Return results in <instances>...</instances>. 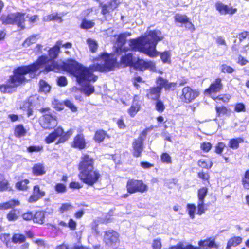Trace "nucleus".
<instances>
[{
    "label": "nucleus",
    "instance_id": "1",
    "mask_svg": "<svg viewBox=\"0 0 249 249\" xmlns=\"http://www.w3.org/2000/svg\"><path fill=\"white\" fill-rule=\"evenodd\" d=\"M103 63H96L84 67L75 60L71 59L64 65L65 69L76 78L77 83L81 86L82 90L89 96L94 91V87L89 82H94L97 76L93 74V71L104 72L110 71L117 66L116 58L107 53L101 55Z\"/></svg>",
    "mask_w": 249,
    "mask_h": 249
},
{
    "label": "nucleus",
    "instance_id": "2",
    "mask_svg": "<svg viewBox=\"0 0 249 249\" xmlns=\"http://www.w3.org/2000/svg\"><path fill=\"white\" fill-rule=\"evenodd\" d=\"M161 32L158 30H150L136 38L129 40V46L132 50L138 51L150 57H155L159 53L156 50L159 41L163 39Z\"/></svg>",
    "mask_w": 249,
    "mask_h": 249
},
{
    "label": "nucleus",
    "instance_id": "3",
    "mask_svg": "<svg viewBox=\"0 0 249 249\" xmlns=\"http://www.w3.org/2000/svg\"><path fill=\"white\" fill-rule=\"evenodd\" d=\"M94 159L87 154H83L78 166L80 179L89 186H93L96 183L100 174L94 167Z\"/></svg>",
    "mask_w": 249,
    "mask_h": 249
},
{
    "label": "nucleus",
    "instance_id": "4",
    "mask_svg": "<svg viewBox=\"0 0 249 249\" xmlns=\"http://www.w3.org/2000/svg\"><path fill=\"white\" fill-rule=\"evenodd\" d=\"M61 45L62 41H58L54 46L50 49L49 55L51 60L47 56L42 55L36 62L32 63V73L38 69L44 67V70L47 72L51 71H57L59 70L58 66L54 60L57 57Z\"/></svg>",
    "mask_w": 249,
    "mask_h": 249
},
{
    "label": "nucleus",
    "instance_id": "5",
    "mask_svg": "<svg viewBox=\"0 0 249 249\" xmlns=\"http://www.w3.org/2000/svg\"><path fill=\"white\" fill-rule=\"evenodd\" d=\"M31 71V65L18 67L14 71V75L10 77L8 83L0 85V90L3 93H12L15 88L26 80L25 75Z\"/></svg>",
    "mask_w": 249,
    "mask_h": 249
},
{
    "label": "nucleus",
    "instance_id": "6",
    "mask_svg": "<svg viewBox=\"0 0 249 249\" xmlns=\"http://www.w3.org/2000/svg\"><path fill=\"white\" fill-rule=\"evenodd\" d=\"M127 192L130 194L136 192L144 193L147 191L148 186L141 180L129 179L126 184Z\"/></svg>",
    "mask_w": 249,
    "mask_h": 249
},
{
    "label": "nucleus",
    "instance_id": "7",
    "mask_svg": "<svg viewBox=\"0 0 249 249\" xmlns=\"http://www.w3.org/2000/svg\"><path fill=\"white\" fill-rule=\"evenodd\" d=\"M41 126L44 129H52L57 124L56 118L55 116L50 114H46L39 119Z\"/></svg>",
    "mask_w": 249,
    "mask_h": 249
},
{
    "label": "nucleus",
    "instance_id": "8",
    "mask_svg": "<svg viewBox=\"0 0 249 249\" xmlns=\"http://www.w3.org/2000/svg\"><path fill=\"white\" fill-rule=\"evenodd\" d=\"M198 95L197 92L193 90L189 87H185L182 89L180 99L183 102L189 103L194 100Z\"/></svg>",
    "mask_w": 249,
    "mask_h": 249
},
{
    "label": "nucleus",
    "instance_id": "9",
    "mask_svg": "<svg viewBox=\"0 0 249 249\" xmlns=\"http://www.w3.org/2000/svg\"><path fill=\"white\" fill-rule=\"evenodd\" d=\"M104 240L107 246H113L119 242V234L113 230H108L105 232Z\"/></svg>",
    "mask_w": 249,
    "mask_h": 249
},
{
    "label": "nucleus",
    "instance_id": "10",
    "mask_svg": "<svg viewBox=\"0 0 249 249\" xmlns=\"http://www.w3.org/2000/svg\"><path fill=\"white\" fill-rule=\"evenodd\" d=\"M120 3L119 0H111L106 4L100 3V7L102 8L101 13L103 15H106L113 11L116 8Z\"/></svg>",
    "mask_w": 249,
    "mask_h": 249
},
{
    "label": "nucleus",
    "instance_id": "11",
    "mask_svg": "<svg viewBox=\"0 0 249 249\" xmlns=\"http://www.w3.org/2000/svg\"><path fill=\"white\" fill-rule=\"evenodd\" d=\"M143 150V142L141 138H137L134 140L132 143V154L135 157H139L141 156Z\"/></svg>",
    "mask_w": 249,
    "mask_h": 249
},
{
    "label": "nucleus",
    "instance_id": "12",
    "mask_svg": "<svg viewBox=\"0 0 249 249\" xmlns=\"http://www.w3.org/2000/svg\"><path fill=\"white\" fill-rule=\"evenodd\" d=\"M223 89V84L220 78H217L212 83L209 88L205 90V93L211 94L212 93L219 92Z\"/></svg>",
    "mask_w": 249,
    "mask_h": 249
},
{
    "label": "nucleus",
    "instance_id": "13",
    "mask_svg": "<svg viewBox=\"0 0 249 249\" xmlns=\"http://www.w3.org/2000/svg\"><path fill=\"white\" fill-rule=\"evenodd\" d=\"M198 249H211L212 248H217L215 239L211 237L205 240H201L198 242Z\"/></svg>",
    "mask_w": 249,
    "mask_h": 249
},
{
    "label": "nucleus",
    "instance_id": "14",
    "mask_svg": "<svg viewBox=\"0 0 249 249\" xmlns=\"http://www.w3.org/2000/svg\"><path fill=\"white\" fill-rule=\"evenodd\" d=\"M215 7L216 10L222 15H226L228 14L233 15L237 11L236 9L229 7L228 6L220 2H218L215 4Z\"/></svg>",
    "mask_w": 249,
    "mask_h": 249
},
{
    "label": "nucleus",
    "instance_id": "15",
    "mask_svg": "<svg viewBox=\"0 0 249 249\" xmlns=\"http://www.w3.org/2000/svg\"><path fill=\"white\" fill-rule=\"evenodd\" d=\"M161 91L160 89L153 87L146 90V97L152 100H157L160 96Z\"/></svg>",
    "mask_w": 249,
    "mask_h": 249
},
{
    "label": "nucleus",
    "instance_id": "16",
    "mask_svg": "<svg viewBox=\"0 0 249 249\" xmlns=\"http://www.w3.org/2000/svg\"><path fill=\"white\" fill-rule=\"evenodd\" d=\"M63 133V129L61 127H58L46 138L45 141L47 143H52L53 142L57 137L61 136Z\"/></svg>",
    "mask_w": 249,
    "mask_h": 249
},
{
    "label": "nucleus",
    "instance_id": "17",
    "mask_svg": "<svg viewBox=\"0 0 249 249\" xmlns=\"http://www.w3.org/2000/svg\"><path fill=\"white\" fill-rule=\"evenodd\" d=\"M45 195V192L40 189L38 185L34 187L32 192V202H36L42 198Z\"/></svg>",
    "mask_w": 249,
    "mask_h": 249
},
{
    "label": "nucleus",
    "instance_id": "18",
    "mask_svg": "<svg viewBox=\"0 0 249 249\" xmlns=\"http://www.w3.org/2000/svg\"><path fill=\"white\" fill-rule=\"evenodd\" d=\"M152 62L145 61L142 59L138 58L136 61H134L133 66L140 70L146 69L152 66Z\"/></svg>",
    "mask_w": 249,
    "mask_h": 249
},
{
    "label": "nucleus",
    "instance_id": "19",
    "mask_svg": "<svg viewBox=\"0 0 249 249\" xmlns=\"http://www.w3.org/2000/svg\"><path fill=\"white\" fill-rule=\"evenodd\" d=\"M15 18H14V24H16L18 27L21 29H24L25 28V14H21L20 13H14Z\"/></svg>",
    "mask_w": 249,
    "mask_h": 249
},
{
    "label": "nucleus",
    "instance_id": "20",
    "mask_svg": "<svg viewBox=\"0 0 249 249\" xmlns=\"http://www.w3.org/2000/svg\"><path fill=\"white\" fill-rule=\"evenodd\" d=\"M32 173L35 176H42L46 173L45 168L42 163H36L32 167Z\"/></svg>",
    "mask_w": 249,
    "mask_h": 249
},
{
    "label": "nucleus",
    "instance_id": "21",
    "mask_svg": "<svg viewBox=\"0 0 249 249\" xmlns=\"http://www.w3.org/2000/svg\"><path fill=\"white\" fill-rule=\"evenodd\" d=\"M85 146L86 143L84 136L80 134L77 135L74 139L73 146L82 149L85 147Z\"/></svg>",
    "mask_w": 249,
    "mask_h": 249
},
{
    "label": "nucleus",
    "instance_id": "22",
    "mask_svg": "<svg viewBox=\"0 0 249 249\" xmlns=\"http://www.w3.org/2000/svg\"><path fill=\"white\" fill-rule=\"evenodd\" d=\"M15 16L14 13L8 15H3L0 18V20L4 24H14V18L16 17Z\"/></svg>",
    "mask_w": 249,
    "mask_h": 249
},
{
    "label": "nucleus",
    "instance_id": "23",
    "mask_svg": "<svg viewBox=\"0 0 249 249\" xmlns=\"http://www.w3.org/2000/svg\"><path fill=\"white\" fill-rule=\"evenodd\" d=\"M134 61L133 55L131 53H128L124 56H122L121 59V62L127 66H133Z\"/></svg>",
    "mask_w": 249,
    "mask_h": 249
},
{
    "label": "nucleus",
    "instance_id": "24",
    "mask_svg": "<svg viewBox=\"0 0 249 249\" xmlns=\"http://www.w3.org/2000/svg\"><path fill=\"white\" fill-rule=\"evenodd\" d=\"M242 242V238L240 237H234L229 239L227 243L226 249H231V247H236Z\"/></svg>",
    "mask_w": 249,
    "mask_h": 249
},
{
    "label": "nucleus",
    "instance_id": "25",
    "mask_svg": "<svg viewBox=\"0 0 249 249\" xmlns=\"http://www.w3.org/2000/svg\"><path fill=\"white\" fill-rule=\"evenodd\" d=\"M19 202L18 200H11L8 202L0 204V210H6L12 208L15 206L19 205Z\"/></svg>",
    "mask_w": 249,
    "mask_h": 249
},
{
    "label": "nucleus",
    "instance_id": "26",
    "mask_svg": "<svg viewBox=\"0 0 249 249\" xmlns=\"http://www.w3.org/2000/svg\"><path fill=\"white\" fill-rule=\"evenodd\" d=\"M44 219V214L42 211L36 212L35 214L34 217H32V220L34 223L38 224L43 223Z\"/></svg>",
    "mask_w": 249,
    "mask_h": 249
},
{
    "label": "nucleus",
    "instance_id": "27",
    "mask_svg": "<svg viewBox=\"0 0 249 249\" xmlns=\"http://www.w3.org/2000/svg\"><path fill=\"white\" fill-rule=\"evenodd\" d=\"M27 131L22 125L18 124L17 125L15 129V135L16 137H20L24 136Z\"/></svg>",
    "mask_w": 249,
    "mask_h": 249
},
{
    "label": "nucleus",
    "instance_id": "28",
    "mask_svg": "<svg viewBox=\"0 0 249 249\" xmlns=\"http://www.w3.org/2000/svg\"><path fill=\"white\" fill-rule=\"evenodd\" d=\"M107 135V133L105 131L99 130L95 132L94 139L96 142H100L104 141Z\"/></svg>",
    "mask_w": 249,
    "mask_h": 249
},
{
    "label": "nucleus",
    "instance_id": "29",
    "mask_svg": "<svg viewBox=\"0 0 249 249\" xmlns=\"http://www.w3.org/2000/svg\"><path fill=\"white\" fill-rule=\"evenodd\" d=\"M208 193V189L206 187H202L198 190L197 196L198 201H204V199Z\"/></svg>",
    "mask_w": 249,
    "mask_h": 249
},
{
    "label": "nucleus",
    "instance_id": "30",
    "mask_svg": "<svg viewBox=\"0 0 249 249\" xmlns=\"http://www.w3.org/2000/svg\"><path fill=\"white\" fill-rule=\"evenodd\" d=\"M95 25V23L92 21L83 19L82 21L80 27L82 29H89L92 28Z\"/></svg>",
    "mask_w": 249,
    "mask_h": 249
},
{
    "label": "nucleus",
    "instance_id": "31",
    "mask_svg": "<svg viewBox=\"0 0 249 249\" xmlns=\"http://www.w3.org/2000/svg\"><path fill=\"white\" fill-rule=\"evenodd\" d=\"M242 139H232L229 142V146L233 149H237L239 147V143L242 141Z\"/></svg>",
    "mask_w": 249,
    "mask_h": 249
},
{
    "label": "nucleus",
    "instance_id": "32",
    "mask_svg": "<svg viewBox=\"0 0 249 249\" xmlns=\"http://www.w3.org/2000/svg\"><path fill=\"white\" fill-rule=\"evenodd\" d=\"M51 87L43 80L39 81V90L41 91L47 93L49 92Z\"/></svg>",
    "mask_w": 249,
    "mask_h": 249
},
{
    "label": "nucleus",
    "instance_id": "33",
    "mask_svg": "<svg viewBox=\"0 0 249 249\" xmlns=\"http://www.w3.org/2000/svg\"><path fill=\"white\" fill-rule=\"evenodd\" d=\"M26 240L24 235L20 234H15L12 237V241L15 243H21Z\"/></svg>",
    "mask_w": 249,
    "mask_h": 249
},
{
    "label": "nucleus",
    "instance_id": "34",
    "mask_svg": "<svg viewBox=\"0 0 249 249\" xmlns=\"http://www.w3.org/2000/svg\"><path fill=\"white\" fill-rule=\"evenodd\" d=\"M167 80L163 79L162 77L159 76L157 80L156 84L157 86L156 88H158L160 89V90L161 91V90L163 88H165L166 85L167 84Z\"/></svg>",
    "mask_w": 249,
    "mask_h": 249
},
{
    "label": "nucleus",
    "instance_id": "35",
    "mask_svg": "<svg viewBox=\"0 0 249 249\" xmlns=\"http://www.w3.org/2000/svg\"><path fill=\"white\" fill-rule=\"evenodd\" d=\"M140 106L137 103H133L128 110V113L131 117H134L140 110Z\"/></svg>",
    "mask_w": 249,
    "mask_h": 249
},
{
    "label": "nucleus",
    "instance_id": "36",
    "mask_svg": "<svg viewBox=\"0 0 249 249\" xmlns=\"http://www.w3.org/2000/svg\"><path fill=\"white\" fill-rule=\"evenodd\" d=\"M188 18L186 15L177 14L175 16V21L182 24H184L188 21Z\"/></svg>",
    "mask_w": 249,
    "mask_h": 249
},
{
    "label": "nucleus",
    "instance_id": "37",
    "mask_svg": "<svg viewBox=\"0 0 249 249\" xmlns=\"http://www.w3.org/2000/svg\"><path fill=\"white\" fill-rule=\"evenodd\" d=\"M155 108L156 110L159 113L163 112L165 109V106L161 100L159 99L156 100Z\"/></svg>",
    "mask_w": 249,
    "mask_h": 249
},
{
    "label": "nucleus",
    "instance_id": "38",
    "mask_svg": "<svg viewBox=\"0 0 249 249\" xmlns=\"http://www.w3.org/2000/svg\"><path fill=\"white\" fill-rule=\"evenodd\" d=\"M198 165L203 168L210 169L212 167L213 163L209 160L201 159L198 161Z\"/></svg>",
    "mask_w": 249,
    "mask_h": 249
},
{
    "label": "nucleus",
    "instance_id": "39",
    "mask_svg": "<svg viewBox=\"0 0 249 249\" xmlns=\"http://www.w3.org/2000/svg\"><path fill=\"white\" fill-rule=\"evenodd\" d=\"M11 190V188L9 186L8 181L3 178V180L0 182V191H10Z\"/></svg>",
    "mask_w": 249,
    "mask_h": 249
},
{
    "label": "nucleus",
    "instance_id": "40",
    "mask_svg": "<svg viewBox=\"0 0 249 249\" xmlns=\"http://www.w3.org/2000/svg\"><path fill=\"white\" fill-rule=\"evenodd\" d=\"M215 110L217 116L219 117L221 115H226L228 112V109L225 106L216 107Z\"/></svg>",
    "mask_w": 249,
    "mask_h": 249
},
{
    "label": "nucleus",
    "instance_id": "41",
    "mask_svg": "<svg viewBox=\"0 0 249 249\" xmlns=\"http://www.w3.org/2000/svg\"><path fill=\"white\" fill-rule=\"evenodd\" d=\"M60 20L61 21L60 17L58 16L57 14H52L49 15L44 18V20L45 21H50L51 20Z\"/></svg>",
    "mask_w": 249,
    "mask_h": 249
},
{
    "label": "nucleus",
    "instance_id": "42",
    "mask_svg": "<svg viewBox=\"0 0 249 249\" xmlns=\"http://www.w3.org/2000/svg\"><path fill=\"white\" fill-rule=\"evenodd\" d=\"M29 183L28 179H25L22 181L18 182L16 184V187L20 190H25L27 188V184Z\"/></svg>",
    "mask_w": 249,
    "mask_h": 249
},
{
    "label": "nucleus",
    "instance_id": "43",
    "mask_svg": "<svg viewBox=\"0 0 249 249\" xmlns=\"http://www.w3.org/2000/svg\"><path fill=\"white\" fill-rule=\"evenodd\" d=\"M187 208L190 217L192 219H194L195 217V212L196 210V207L195 205L193 204H187Z\"/></svg>",
    "mask_w": 249,
    "mask_h": 249
},
{
    "label": "nucleus",
    "instance_id": "44",
    "mask_svg": "<svg viewBox=\"0 0 249 249\" xmlns=\"http://www.w3.org/2000/svg\"><path fill=\"white\" fill-rule=\"evenodd\" d=\"M87 43L92 52H95L97 49V43L96 42L91 39L89 38L87 40Z\"/></svg>",
    "mask_w": 249,
    "mask_h": 249
},
{
    "label": "nucleus",
    "instance_id": "45",
    "mask_svg": "<svg viewBox=\"0 0 249 249\" xmlns=\"http://www.w3.org/2000/svg\"><path fill=\"white\" fill-rule=\"evenodd\" d=\"M31 106V102L29 101L27 102H24L21 108L23 110L27 111V114L29 116L31 114V109L30 107Z\"/></svg>",
    "mask_w": 249,
    "mask_h": 249
},
{
    "label": "nucleus",
    "instance_id": "46",
    "mask_svg": "<svg viewBox=\"0 0 249 249\" xmlns=\"http://www.w3.org/2000/svg\"><path fill=\"white\" fill-rule=\"evenodd\" d=\"M55 190L58 193H64L66 190V186L62 183H57L55 186Z\"/></svg>",
    "mask_w": 249,
    "mask_h": 249
},
{
    "label": "nucleus",
    "instance_id": "47",
    "mask_svg": "<svg viewBox=\"0 0 249 249\" xmlns=\"http://www.w3.org/2000/svg\"><path fill=\"white\" fill-rule=\"evenodd\" d=\"M242 181L244 187L245 189H249V170L246 172L244 178H243Z\"/></svg>",
    "mask_w": 249,
    "mask_h": 249
},
{
    "label": "nucleus",
    "instance_id": "48",
    "mask_svg": "<svg viewBox=\"0 0 249 249\" xmlns=\"http://www.w3.org/2000/svg\"><path fill=\"white\" fill-rule=\"evenodd\" d=\"M126 40V36L125 34H121L119 35L117 38L118 45L120 47L125 44Z\"/></svg>",
    "mask_w": 249,
    "mask_h": 249
},
{
    "label": "nucleus",
    "instance_id": "49",
    "mask_svg": "<svg viewBox=\"0 0 249 249\" xmlns=\"http://www.w3.org/2000/svg\"><path fill=\"white\" fill-rule=\"evenodd\" d=\"M73 207L70 203L62 204L59 208V212L61 213H63L65 212L71 210Z\"/></svg>",
    "mask_w": 249,
    "mask_h": 249
},
{
    "label": "nucleus",
    "instance_id": "50",
    "mask_svg": "<svg viewBox=\"0 0 249 249\" xmlns=\"http://www.w3.org/2000/svg\"><path fill=\"white\" fill-rule=\"evenodd\" d=\"M204 201H198L197 204V214L201 215L205 212L206 209L205 208Z\"/></svg>",
    "mask_w": 249,
    "mask_h": 249
},
{
    "label": "nucleus",
    "instance_id": "51",
    "mask_svg": "<svg viewBox=\"0 0 249 249\" xmlns=\"http://www.w3.org/2000/svg\"><path fill=\"white\" fill-rule=\"evenodd\" d=\"M160 58L163 63L170 61V54L169 52L165 51L160 53Z\"/></svg>",
    "mask_w": 249,
    "mask_h": 249
},
{
    "label": "nucleus",
    "instance_id": "52",
    "mask_svg": "<svg viewBox=\"0 0 249 249\" xmlns=\"http://www.w3.org/2000/svg\"><path fill=\"white\" fill-rule=\"evenodd\" d=\"M57 85L60 87H65L67 85V79L65 76H60L57 79Z\"/></svg>",
    "mask_w": 249,
    "mask_h": 249
},
{
    "label": "nucleus",
    "instance_id": "53",
    "mask_svg": "<svg viewBox=\"0 0 249 249\" xmlns=\"http://www.w3.org/2000/svg\"><path fill=\"white\" fill-rule=\"evenodd\" d=\"M161 160L164 163L167 164L171 163V157L167 153H164L161 155Z\"/></svg>",
    "mask_w": 249,
    "mask_h": 249
},
{
    "label": "nucleus",
    "instance_id": "54",
    "mask_svg": "<svg viewBox=\"0 0 249 249\" xmlns=\"http://www.w3.org/2000/svg\"><path fill=\"white\" fill-rule=\"evenodd\" d=\"M72 130L70 129L64 135H62L61 136H60L61 137L59 139V142H63L67 141L69 139V138L72 135Z\"/></svg>",
    "mask_w": 249,
    "mask_h": 249
},
{
    "label": "nucleus",
    "instance_id": "55",
    "mask_svg": "<svg viewBox=\"0 0 249 249\" xmlns=\"http://www.w3.org/2000/svg\"><path fill=\"white\" fill-rule=\"evenodd\" d=\"M64 105L69 108L72 112H76L77 111V107L71 101L67 100L64 101Z\"/></svg>",
    "mask_w": 249,
    "mask_h": 249
},
{
    "label": "nucleus",
    "instance_id": "56",
    "mask_svg": "<svg viewBox=\"0 0 249 249\" xmlns=\"http://www.w3.org/2000/svg\"><path fill=\"white\" fill-rule=\"evenodd\" d=\"M200 148L204 152H208L212 148V144L209 142H204L201 144Z\"/></svg>",
    "mask_w": 249,
    "mask_h": 249
},
{
    "label": "nucleus",
    "instance_id": "57",
    "mask_svg": "<svg viewBox=\"0 0 249 249\" xmlns=\"http://www.w3.org/2000/svg\"><path fill=\"white\" fill-rule=\"evenodd\" d=\"M153 249H161L162 247L161 240L160 238L154 239L152 245Z\"/></svg>",
    "mask_w": 249,
    "mask_h": 249
},
{
    "label": "nucleus",
    "instance_id": "58",
    "mask_svg": "<svg viewBox=\"0 0 249 249\" xmlns=\"http://www.w3.org/2000/svg\"><path fill=\"white\" fill-rule=\"evenodd\" d=\"M221 71L223 73H231L234 71V69L230 66L222 65L221 66Z\"/></svg>",
    "mask_w": 249,
    "mask_h": 249
},
{
    "label": "nucleus",
    "instance_id": "59",
    "mask_svg": "<svg viewBox=\"0 0 249 249\" xmlns=\"http://www.w3.org/2000/svg\"><path fill=\"white\" fill-rule=\"evenodd\" d=\"M7 219L10 221H13L18 218V216L16 213V210H13L11 211L7 215Z\"/></svg>",
    "mask_w": 249,
    "mask_h": 249
},
{
    "label": "nucleus",
    "instance_id": "60",
    "mask_svg": "<svg viewBox=\"0 0 249 249\" xmlns=\"http://www.w3.org/2000/svg\"><path fill=\"white\" fill-rule=\"evenodd\" d=\"M225 147V144L223 142H218L215 146V152L217 154H221Z\"/></svg>",
    "mask_w": 249,
    "mask_h": 249
},
{
    "label": "nucleus",
    "instance_id": "61",
    "mask_svg": "<svg viewBox=\"0 0 249 249\" xmlns=\"http://www.w3.org/2000/svg\"><path fill=\"white\" fill-rule=\"evenodd\" d=\"M32 241L34 242L35 245L38 246L40 248H44L45 247L44 241L42 239H36L34 240L32 236Z\"/></svg>",
    "mask_w": 249,
    "mask_h": 249
},
{
    "label": "nucleus",
    "instance_id": "62",
    "mask_svg": "<svg viewBox=\"0 0 249 249\" xmlns=\"http://www.w3.org/2000/svg\"><path fill=\"white\" fill-rule=\"evenodd\" d=\"M249 35V32L247 31H244L239 34L237 36V37L239 38L240 43L244 40Z\"/></svg>",
    "mask_w": 249,
    "mask_h": 249
},
{
    "label": "nucleus",
    "instance_id": "63",
    "mask_svg": "<svg viewBox=\"0 0 249 249\" xmlns=\"http://www.w3.org/2000/svg\"><path fill=\"white\" fill-rule=\"evenodd\" d=\"M235 110L238 112L245 111V106L243 103H238L235 106Z\"/></svg>",
    "mask_w": 249,
    "mask_h": 249
},
{
    "label": "nucleus",
    "instance_id": "64",
    "mask_svg": "<svg viewBox=\"0 0 249 249\" xmlns=\"http://www.w3.org/2000/svg\"><path fill=\"white\" fill-rule=\"evenodd\" d=\"M82 185L80 183L75 181H72L70 183L69 187L71 189H80L82 187Z\"/></svg>",
    "mask_w": 249,
    "mask_h": 249
}]
</instances>
